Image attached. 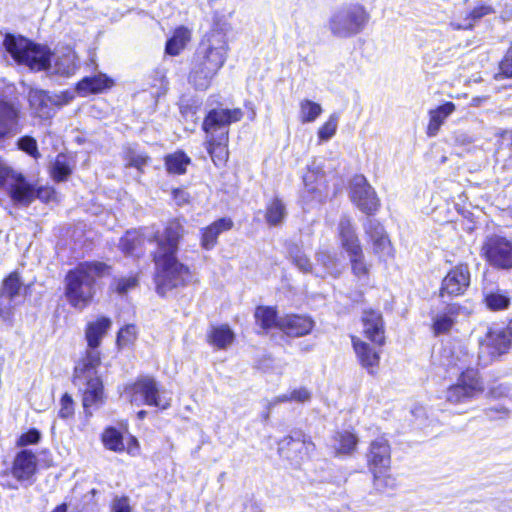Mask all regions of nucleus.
I'll list each match as a JSON object with an SVG mask.
<instances>
[{"instance_id": "13d9d810", "label": "nucleus", "mask_w": 512, "mask_h": 512, "mask_svg": "<svg viewBox=\"0 0 512 512\" xmlns=\"http://www.w3.org/2000/svg\"><path fill=\"white\" fill-rule=\"evenodd\" d=\"M172 194H173L174 201L179 206L184 205L189 202L190 195L187 191H185L183 189H174Z\"/></svg>"}, {"instance_id": "6e6552de", "label": "nucleus", "mask_w": 512, "mask_h": 512, "mask_svg": "<svg viewBox=\"0 0 512 512\" xmlns=\"http://www.w3.org/2000/svg\"><path fill=\"white\" fill-rule=\"evenodd\" d=\"M338 236L341 247L349 257L352 273L359 279L366 277L369 273V266L365 261L359 238L349 217H341L338 224Z\"/></svg>"}, {"instance_id": "7ed1b4c3", "label": "nucleus", "mask_w": 512, "mask_h": 512, "mask_svg": "<svg viewBox=\"0 0 512 512\" xmlns=\"http://www.w3.org/2000/svg\"><path fill=\"white\" fill-rule=\"evenodd\" d=\"M4 46L16 62L28 66L31 70L50 69L55 74L68 77L73 75L79 67L77 55L72 50L57 56L54 64L51 65L50 51L24 37L6 35Z\"/></svg>"}, {"instance_id": "7c9ffc66", "label": "nucleus", "mask_w": 512, "mask_h": 512, "mask_svg": "<svg viewBox=\"0 0 512 512\" xmlns=\"http://www.w3.org/2000/svg\"><path fill=\"white\" fill-rule=\"evenodd\" d=\"M455 104L446 102L445 104L437 107L429 112V123L427 126V134L431 137L437 135L440 127L445 120L455 111Z\"/></svg>"}, {"instance_id": "2f4dec72", "label": "nucleus", "mask_w": 512, "mask_h": 512, "mask_svg": "<svg viewBox=\"0 0 512 512\" xmlns=\"http://www.w3.org/2000/svg\"><path fill=\"white\" fill-rule=\"evenodd\" d=\"M492 13H494L492 6L485 3H480L472 10L465 12L462 22L453 21L451 25L456 30L471 29L476 21Z\"/></svg>"}, {"instance_id": "69168bd1", "label": "nucleus", "mask_w": 512, "mask_h": 512, "mask_svg": "<svg viewBox=\"0 0 512 512\" xmlns=\"http://www.w3.org/2000/svg\"><path fill=\"white\" fill-rule=\"evenodd\" d=\"M128 453L133 454L132 448H128Z\"/></svg>"}, {"instance_id": "6ab92c4d", "label": "nucleus", "mask_w": 512, "mask_h": 512, "mask_svg": "<svg viewBox=\"0 0 512 512\" xmlns=\"http://www.w3.org/2000/svg\"><path fill=\"white\" fill-rule=\"evenodd\" d=\"M470 271L467 265L460 264L452 268L443 278L440 296H460L470 285Z\"/></svg>"}, {"instance_id": "1a4fd4ad", "label": "nucleus", "mask_w": 512, "mask_h": 512, "mask_svg": "<svg viewBox=\"0 0 512 512\" xmlns=\"http://www.w3.org/2000/svg\"><path fill=\"white\" fill-rule=\"evenodd\" d=\"M7 183L8 193L16 204L27 206L35 198H48L51 191L49 189L35 190L23 175L12 173L8 168L0 163V185Z\"/></svg>"}, {"instance_id": "c9c22d12", "label": "nucleus", "mask_w": 512, "mask_h": 512, "mask_svg": "<svg viewBox=\"0 0 512 512\" xmlns=\"http://www.w3.org/2000/svg\"><path fill=\"white\" fill-rule=\"evenodd\" d=\"M287 216V210L284 202L279 198H274L266 207L265 219L269 226L281 225Z\"/></svg>"}, {"instance_id": "b1692460", "label": "nucleus", "mask_w": 512, "mask_h": 512, "mask_svg": "<svg viewBox=\"0 0 512 512\" xmlns=\"http://www.w3.org/2000/svg\"><path fill=\"white\" fill-rule=\"evenodd\" d=\"M313 321L306 316L287 315L279 321V329L288 336L301 337L310 333Z\"/></svg>"}, {"instance_id": "3c124183", "label": "nucleus", "mask_w": 512, "mask_h": 512, "mask_svg": "<svg viewBox=\"0 0 512 512\" xmlns=\"http://www.w3.org/2000/svg\"><path fill=\"white\" fill-rule=\"evenodd\" d=\"M74 402L72 397L65 393L60 399V409L58 415L62 419L72 418L74 415Z\"/></svg>"}, {"instance_id": "e433bc0d", "label": "nucleus", "mask_w": 512, "mask_h": 512, "mask_svg": "<svg viewBox=\"0 0 512 512\" xmlns=\"http://www.w3.org/2000/svg\"><path fill=\"white\" fill-rule=\"evenodd\" d=\"M255 319L257 324L264 330H268L272 327L279 328L280 319L277 318L276 310L272 307H257Z\"/></svg>"}, {"instance_id": "4be33fe9", "label": "nucleus", "mask_w": 512, "mask_h": 512, "mask_svg": "<svg viewBox=\"0 0 512 512\" xmlns=\"http://www.w3.org/2000/svg\"><path fill=\"white\" fill-rule=\"evenodd\" d=\"M28 99L34 114L42 119L50 118L53 115L54 106L59 104L58 98L40 89H31Z\"/></svg>"}, {"instance_id": "5fc2aeb1", "label": "nucleus", "mask_w": 512, "mask_h": 512, "mask_svg": "<svg viewBox=\"0 0 512 512\" xmlns=\"http://www.w3.org/2000/svg\"><path fill=\"white\" fill-rule=\"evenodd\" d=\"M41 439V433L35 429L32 428L28 432L22 434L20 438L17 441L18 446H27L31 444H36Z\"/></svg>"}, {"instance_id": "393cba45", "label": "nucleus", "mask_w": 512, "mask_h": 512, "mask_svg": "<svg viewBox=\"0 0 512 512\" xmlns=\"http://www.w3.org/2000/svg\"><path fill=\"white\" fill-rule=\"evenodd\" d=\"M36 467L35 454L30 450H22L14 459L12 475L19 481L28 480L35 473Z\"/></svg>"}, {"instance_id": "9b49d317", "label": "nucleus", "mask_w": 512, "mask_h": 512, "mask_svg": "<svg viewBox=\"0 0 512 512\" xmlns=\"http://www.w3.org/2000/svg\"><path fill=\"white\" fill-rule=\"evenodd\" d=\"M481 253L494 267L512 268V241L504 236L488 235L483 242Z\"/></svg>"}, {"instance_id": "412c9836", "label": "nucleus", "mask_w": 512, "mask_h": 512, "mask_svg": "<svg viewBox=\"0 0 512 512\" xmlns=\"http://www.w3.org/2000/svg\"><path fill=\"white\" fill-rule=\"evenodd\" d=\"M352 345L357 358L369 373H374V368L378 367L380 362V347L374 343L368 344L359 337L352 336Z\"/></svg>"}, {"instance_id": "a19ab883", "label": "nucleus", "mask_w": 512, "mask_h": 512, "mask_svg": "<svg viewBox=\"0 0 512 512\" xmlns=\"http://www.w3.org/2000/svg\"><path fill=\"white\" fill-rule=\"evenodd\" d=\"M299 117L302 123L314 122L322 113L320 104L308 99H304L299 103Z\"/></svg>"}, {"instance_id": "9d476101", "label": "nucleus", "mask_w": 512, "mask_h": 512, "mask_svg": "<svg viewBox=\"0 0 512 512\" xmlns=\"http://www.w3.org/2000/svg\"><path fill=\"white\" fill-rule=\"evenodd\" d=\"M484 392V385L475 369H467L461 373L456 384L451 385L446 393V401L460 404L471 401Z\"/></svg>"}, {"instance_id": "bb28decb", "label": "nucleus", "mask_w": 512, "mask_h": 512, "mask_svg": "<svg viewBox=\"0 0 512 512\" xmlns=\"http://www.w3.org/2000/svg\"><path fill=\"white\" fill-rule=\"evenodd\" d=\"M19 111L9 102L0 99V139L18 131Z\"/></svg>"}, {"instance_id": "6e6d98bb", "label": "nucleus", "mask_w": 512, "mask_h": 512, "mask_svg": "<svg viewBox=\"0 0 512 512\" xmlns=\"http://www.w3.org/2000/svg\"><path fill=\"white\" fill-rule=\"evenodd\" d=\"M292 402L305 403L311 399V392L305 387H299L289 392Z\"/></svg>"}, {"instance_id": "09e8293b", "label": "nucleus", "mask_w": 512, "mask_h": 512, "mask_svg": "<svg viewBox=\"0 0 512 512\" xmlns=\"http://www.w3.org/2000/svg\"><path fill=\"white\" fill-rule=\"evenodd\" d=\"M17 146L20 150L24 151L34 159H38L40 157L37 141L31 136L26 135L19 138L17 141Z\"/></svg>"}, {"instance_id": "20e7f679", "label": "nucleus", "mask_w": 512, "mask_h": 512, "mask_svg": "<svg viewBox=\"0 0 512 512\" xmlns=\"http://www.w3.org/2000/svg\"><path fill=\"white\" fill-rule=\"evenodd\" d=\"M228 44L225 35L212 31L199 43L188 75V82L200 91L207 90L227 59Z\"/></svg>"}, {"instance_id": "ea45409f", "label": "nucleus", "mask_w": 512, "mask_h": 512, "mask_svg": "<svg viewBox=\"0 0 512 512\" xmlns=\"http://www.w3.org/2000/svg\"><path fill=\"white\" fill-rule=\"evenodd\" d=\"M288 254L294 265L304 273H313L314 264H312L309 258L303 253L301 248L296 245H290L288 248Z\"/></svg>"}, {"instance_id": "4c0bfd02", "label": "nucleus", "mask_w": 512, "mask_h": 512, "mask_svg": "<svg viewBox=\"0 0 512 512\" xmlns=\"http://www.w3.org/2000/svg\"><path fill=\"white\" fill-rule=\"evenodd\" d=\"M188 164H190V158L182 151L169 154L165 157V165L169 173L183 174L186 172Z\"/></svg>"}, {"instance_id": "f03ea898", "label": "nucleus", "mask_w": 512, "mask_h": 512, "mask_svg": "<svg viewBox=\"0 0 512 512\" xmlns=\"http://www.w3.org/2000/svg\"><path fill=\"white\" fill-rule=\"evenodd\" d=\"M111 320L100 317L96 321L89 322L85 330V338L88 349L85 357L77 363L74 369V383L83 387V406L87 410L93 405L102 403L103 386L97 376V367L100 365V346L102 338L111 327Z\"/></svg>"}, {"instance_id": "864d4df0", "label": "nucleus", "mask_w": 512, "mask_h": 512, "mask_svg": "<svg viewBox=\"0 0 512 512\" xmlns=\"http://www.w3.org/2000/svg\"><path fill=\"white\" fill-rule=\"evenodd\" d=\"M151 86L156 89V95H164L168 89V80L163 72L157 71L153 77Z\"/></svg>"}, {"instance_id": "72a5a7b5", "label": "nucleus", "mask_w": 512, "mask_h": 512, "mask_svg": "<svg viewBox=\"0 0 512 512\" xmlns=\"http://www.w3.org/2000/svg\"><path fill=\"white\" fill-rule=\"evenodd\" d=\"M234 333L228 325L211 327L208 333L209 343L219 349H225L234 341Z\"/></svg>"}, {"instance_id": "49530a36", "label": "nucleus", "mask_w": 512, "mask_h": 512, "mask_svg": "<svg viewBox=\"0 0 512 512\" xmlns=\"http://www.w3.org/2000/svg\"><path fill=\"white\" fill-rule=\"evenodd\" d=\"M371 243L374 254H376L380 259L386 260L387 258L393 256V248L389 237L376 239L374 241H371Z\"/></svg>"}, {"instance_id": "a211bd4d", "label": "nucleus", "mask_w": 512, "mask_h": 512, "mask_svg": "<svg viewBox=\"0 0 512 512\" xmlns=\"http://www.w3.org/2000/svg\"><path fill=\"white\" fill-rule=\"evenodd\" d=\"M512 343V322L504 329L490 330L480 346L479 358L487 354L491 359L508 351Z\"/></svg>"}, {"instance_id": "a18cd8bd", "label": "nucleus", "mask_w": 512, "mask_h": 512, "mask_svg": "<svg viewBox=\"0 0 512 512\" xmlns=\"http://www.w3.org/2000/svg\"><path fill=\"white\" fill-rule=\"evenodd\" d=\"M486 305L491 310H503L509 306L510 299L501 292H492L485 297Z\"/></svg>"}, {"instance_id": "de8ad7c7", "label": "nucleus", "mask_w": 512, "mask_h": 512, "mask_svg": "<svg viewBox=\"0 0 512 512\" xmlns=\"http://www.w3.org/2000/svg\"><path fill=\"white\" fill-rule=\"evenodd\" d=\"M70 173L71 169L66 163L65 156L58 155L52 167L53 178L57 181H63Z\"/></svg>"}, {"instance_id": "680f3d73", "label": "nucleus", "mask_w": 512, "mask_h": 512, "mask_svg": "<svg viewBox=\"0 0 512 512\" xmlns=\"http://www.w3.org/2000/svg\"><path fill=\"white\" fill-rule=\"evenodd\" d=\"M68 511V506L66 503H62L58 506H56L52 512H67Z\"/></svg>"}, {"instance_id": "ddd939ff", "label": "nucleus", "mask_w": 512, "mask_h": 512, "mask_svg": "<svg viewBox=\"0 0 512 512\" xmlns=\"http://www.w3.org/2000/svg\"><path fill=\"white\" fill-rule=\"evenodd\" d=\"M24 291L25 288L18 273L13 272L3 280L0 288V317L3 321H11L13 310L21 303Z\"/></svg>"}, {"instance_id": "37998d69", "label": "nucleus", "mask_w": 512, "mask_h": 512, "mask_svg": "<svg viewBox=\"0 0 512 512\" xmlns=\"http://www.w3.org/2000/svg\"><path fill=\"white\" fill-rule=\"evenodd\" d=\"M338 120V114L333 113L329 116L328 120L319 128L318 138L320 143L330 140L336 134Z\"/></svg>"}, {"instance_id": "f704fd0d", "label": "nucleus", "mask_w": 512, "mask_h": 512, "mask_svg": "<svg viewBox=\"0 0 512 512\" xmlns=\"http://www.w3.org/2000/svg\"><path fill=\"white\" fill-rule=\"evenodd\" d=\"M358 443L357 437L350 432H338L332 439L331 446L337 455H348L355 451Z\"/></svg>"}, {"instance_id": "052dcab7", "label": "nucleus", "mask_w": 512, "mask_h": 512, "mask_svg": "<svg viewBox=\"0 0 512 512\" xmlns=\"http://www.w3.org/2000/svg\"><path fill=\"white\" fill-rule=\"evenodd\" d=\"M147 163V157L144 155H137L132 157L130 160V165L140 169Z\"/></svg>"}, {"instance_id": "c85d7f7f", "label": "nucleus", "mask_w": 512, "mask_h": 512, "mask_svg": "<svg viewBox=\"0 0 512 512\" xmlns=\"http://www.w3.org/2000/svg\"><path fill=\"white\" fill-rule=\"evenodd\" d=\"M233 227V221L230 218H220L208 227L202 230L201 246L205 250H211L217 244L218 236L224 231Z\"/></svg>"}, {"instance_id": "58836bf2", "label": "nucleus", "mask_w": 512, "mask_h": 512, "mask_svg": "<svg viewBox=\"0 0 512 512\" xmlns=\"http://www.w3.org/2000/svg\"><path fill=\"white\" fill-rule=\"evenodd\" d=\"M144 240L139 231H127L120 239L119 247L125 254H137L139 248L143 245Z\"/></svg>"}, {"instance_id": "4468645a", "label": "nucleus", "mask_w": 512, "mask_h": 512, "mask_svg": "<svg viewBox=\"0 0 512 512\" xmlns=\"http://www.w3.org/2000/svg\"><path fill=\"white\" fill-rule=\"evenodd\" d=\"M243 112L239 108L235 109H212L206 115L202 129L207 136H217L226 134L228 137V127L232 123L238 122L242 119Z\"/></svg>"}, {"instance_id": "f8f14e48", "label": "nucleus", "mask_w": 512, "mask_h": 512, "mask_svg": "<svg viewBox=\"0 0 512 512\" xmlns=\"http://www.w3.org/2000/svg\"><path fill=\"white\" fill-rule=\"evenodd\" d=\"M126 395L130 402L137 406L145 404L161 409L169 407V402L159 396V389L156 381L151 377H142L126 389Z\"/></svg>"}, {"instance_id": "79ce46f5", "label": "nucleus", "mask_w": 512, "mask_h": 512, "mask_svg": "<svg viewBox=\"0 0 512 512\" xmlns=\"http://www.w3.org/2000/svg\"><path fill=\"white\" fill-rule=\"evenodd\" d=\"M102 441L104 446L109 450L115 452L124 450L123 436L117 429L113 427H109L104 431L102 435Z\"/></svg>"}, {"instance_id": "423d86ee", "label": "nucleus", "mask_w": 512, "mask_h": 512, "mask_svg": "<svg viewBox=\"0 0 512 512\" xmlns=\"http://www.w3.org/2000/svg\"><path fill=\"white\" fill-rule=\"evenodd\" d=\"M370 15L359 3H350L335 10L328 22L330 32L338 38H350L362 32Z\"/></svg>"}, {"instance_id": "39448f33", "label": "nucleus", "mask_w": 512, "mask_h": 512, "mask_svg": "<svg viewBox=\"0 0 512 512\" xmlns=\"http://www.w3.org/2000/svg\"><path fill=\"white\" fill-rule=\"evenodd\" d=\"M108 266L102 262H83L65 277V296L71 306L83 310L92 301L95 280L103 276Z\"/></svg>"}, {"instance_id": "473e14b6", "label": "nucleus", "mask_w": 512, "mask_h": 512, "mask_svg": "<svg viewBox=\"0 0 512 512\" xmlns=\"http://www.w3.org/2000/svg\"><path fill=\"white\" fill-rule=\"evenodd\" d=\"M191 39V32L185 27L175 29L172 37L167 40L165 51L171 56L179 55Z\"/></svg>"}, {"instance_id": "a878e982", "label": "nucleus", "mask_w": 512, "mask_h": 512, "mask_svg": "<svg viewBox=\"0 0 512 512\" xmlns=\"http://www.w3.org/2000/svg\"><path fill=\"white\" fill-rule=\"evenodd\" d=\"M461 307L456 303L447 304L433 316V331L436 335L447 333L453 327Z\"/></svg>"}, {"instance_id": "f257e3e1", "label": "nucleus", "mask_w": 512, "mask_h": 512, "mask_svg": "<svg viewBox=\"0 0 512 512\" xmlns=\"http://www.w3.org/2000/svg\"><path fill=\"white\" fill-rule=\"evenodd\" d=\"M179 219L169 221L161 234L156 235L157 248L154 252L156 266L155 283L158 294L165 296L169 291L186 285L192 278L189 267L177 258L179 242L185 234Z\"/></svg>"}, {"instance_id": "bf43d9fd", "label": "nucleus", "mask_w": 512, "mask_h": 512, "mask_svg": "<svg viewBox=\"0 0 512 512\" xmlns=\"http://www.w3.org/2000/svg\"><path fill=\"white\" fill-rule=\"evenodd\" d=\"M278 404H280V400H278V396L265 401V408L267 410L266 413L263 415V418L265 420H267L269 418L271 410L274 407H276Z\"/></svg>"}, {"instance_id": "c756f323", "label": "nucleus", "mask_w": 512, "mask_h": 512, "mask_svg": "<svg viewBox=\"0 0 512 512\" xmlns=\"http://www.w3.org/2000/svg\"><path fill=\"white\" fill-rule=\"evenodd\" d=\"M227 142L228 137L225 133L206 138V149L216 165H222L228 159Z\"/></svg>"}, {"instance_id": "f3484780", "label": "nucleus", "mask_w": 512, "mask_h": 512, "mask_svg": "<svg viewBox=\"0 0 512 512\" xmlns=\"http://www.w3.org/2000/svg\"><path fill=\"white\" fill-rule=\"evenodd\" d=\"M315 450V444L310 437L301 431L294 432L293 435L285 437L279 442L278 451L284 457L290 460H303L308 458Z\"/></svg>"}, {"instance_id": "8fccbe9b", "label": "nucleus", "mask_w": 512, "mask_h": 512, "mask_svg": "<svg viewBox=\"0 0 512 512\" xmlns=\"http://www.w3.org/2000/svg\"><path fill=\"white\" fill-rule=\"evenodd\" d=\"M137 335V328L135 325H126L123 327L117 335V345L120 347H125L134 342Z\"/></svg>"}, {"instance_id": "c03bdc74", "label": "nucleus", "mask_w": 512, "mask_h": 512, "mask_svg": "<svg viewBox=\"0 0 512 512\" xmlns=\"http://www.w3.org/2000/svg\"><path fill=\"white\" fill-rule=\"evenodd\" d=\"M363 227L370 241L388 238V235L383 225L374 218H367L365 223L363 224Z\"/></svg>"}, {"instance_id": "0e129e2a", "label": "nucleus", "mask_w": 512, "mask_h": 512, "mask_svg": "<svg viewBox=\"0 0 512 512\" xmlns=\"http://www.w3.org/2000/svg\"><path fill=\"white\" fill-rule=\"evenodd\" d=\"M145 415H146V412H145V411H143V410L138 412V417H139L140 419L144 418V417H145Z\"/></svg>"}, {"instance_id": "5701e85b", "label": "nucleus", "mask_w": 512, "mask_h": 512, "mask_svg": "<svg viewBox=\"0 0 512 512\" xmlns=\"http://www.w3.org/2000/svg\"><path fill=\"white\" fill-rule=\"evenodd\" d=\"M313 274L317 277H338L343 271V265L335 254L328 251H318L315 255Z\"/></svg>"}, {"instance_id": "dca6fc26", "label": "nucleus", "mask_w": 512, "mask_h": 512, "mask_svg": "<svg viewBox=\"0 0 512 512\" xmlns=\"http://www.w3.org/2000/svg\"><path fill=\"white\" fill-rule=\"evenodd\" d=\"M304 193H308L311 200L323 202L328 197V185L322 160H313L303 176Z\"/></svg>"}, {"instance_id": "4d7b16f0", "label": "nucleus", "mask_w": 512, "mask_h": 512, "mask_svg": "<svg viewBox=\"0 0 512 512\" xmlns=\"http://www.w3.org/2000/svg\"><path fill=\"white\" fill-rule=\"evenodd\" d=\"M112 512H131L128 498H116L112 504Z\"/></svg>"}, {"instance_id": "cd10ccee", "label": "nucleus", "mask_w": 512, "mask_h": 512, "mask_svg": "<svg viewBox=\"0 0 512 512\" xmlns=\"http://www.w3.org/2000/svg\"><path fill=\"white\" fill-rule=\"evenodd\" d=\"M114 85V81L109 78L106 74L99 73L91 77L83 78L77 84V92L81 96H88L92 93H102L103 91L111 88Z\"/></svg>"}, {"instance_id": "2eb2a0df", "label": "nucleus", "mask_w": 512, "mask_h": 512, "mask_svg": "<svg viewBox=\"0 0 512 512\" xmlns=\"http://www.w3.org/2000/svg\"><path fill=\"white\" fill-rule=\"evenodd\" d=\"M351 199L362 212L368 215L374 214L380 206L374 188L362 175H357L352 180Z\"/></svg>"}, {"instance_id": "e2e57ef3", "label": "nucleus", "mask_w": 512, "mask_h": 512, "mask_svg": "<svg viewBox=\"0 0 512 512\" xmlns=\"http://www.w3.org/2000/svg\"><path fill=\"white\" fill-rule=\"evenodd\" d=\"M278 400H280V403L292 402L291 397H289V393L278 395Z\"/></svg>"}, {"instance_id": "603ef678", "label": "nucleus", "mask_w": 512, "mask_h": 512, "mask_svg": "<svg viewBox=\"0 0 512 512\" xmlns=\"http://www.w3.org/2000/svg\"><path fill=\"white\" fill-rule=\"evenodd\" d=\"M137 279L133 276L122 277L115 281V290L118 294L124 295L137 286Z\"/></svg>"}, {"instance_id": "aec40b11", "label": "nucleus", "mask_w": 512, "mask_h": 512, "mask_svg": "<svg viewBox=\"0 0 512 512\" xmlns=\"http://www.w3.org/2000/svg\"><path fill=\"white\" fill-rule=\"evenodd\" d=\"M362 333L372 343L383 346L385 342V330L382 315L379 311L368 309L362 316Z\"/></svg>"}, {"instance_id": "0eeeda50", "label": "nucleus", "mask_w": 512, "mask_h": 512, "mask_svg": "<svg viewBox=\"0 0 512 512\" xmlns=\"http://www.w3.org/2000/svg\"><path fill=\"white\" fill-rule=\"evenodd\" d=\"M366 458L375 488L383 491L392 485L394 480L387 475L391 464V448L384 436L377 437L370 443Z\"/></svg>"}]
</instances>
